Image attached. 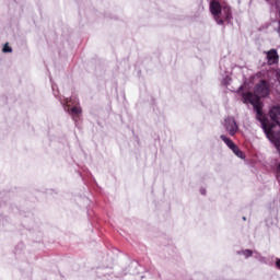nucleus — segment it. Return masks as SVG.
<instances>
[{"mask_svg": "<svg viewBox=\"0 0 280 280\" xmlns=\"http://www.w3.org/2000/svg\"><path fill=\"white\" fill-rule=\"evenodd\" d=\"M253 92L243 93V103L252 104L254 110L256 112V119L261 124V128L269 141H275V131L272 130L273 126L270 124L264 112H261L262 104L261 97H268L270 95V83L266 80H260L254 88Z\"/></svg>", "mask_w": 280, "mask_h": 280, "instance_id": "f257e3e1", "label": "nucleus"}, {"mask_svg": "<svg viewBox=\"0 0 280 280\" xmlns=\"http://www.w3.org/2000/svg\"><path fill=\"white\" fill-rule=\"evenodd\" d=\"M210 12L213 14L218 25H224V20L220 19V13L222 12V5L220 2L215 0L210 2Z\"/></svg>", "mask_w": 280, "mask_h": 280, "instance_id": "f03ea898", "label": "nucleus"}, {"mask_svg": "<svg viewBox=\"0 0 280 280\" xmlns=\"http://www.w3.org/2000/svg\"><path fill=\"white\" fill-rule=\"evenodd\" d=\"M224 127L231 137H235V135H237V130H240L237 121H235V118L233 117L225 118Z\"/></svg>", "mask_w": 280, "mask_h": 280, "instance_id": "7ed1b4c3", "label": "nucleus"}, {"mask_svg": "<svg viewBox=\"0 0 280 280\" xmlns=\"http://www.w3.org/2000/svg\"><path fill=\"white\" fill-rule=\"evenodd\" d=\"M219 20L222 19L224 21H231L233 19V14L231 13V7H223L221 9V13H219Z\"/></svg>", "mask_w": 280, "mask_h": 280, "instance_id": "20e7f679", "label": "nucleus"}, {"mask_svg": "<svg viewBox=\"0 0 280 280\" xmlns=\"http://www.w3.org/2000/svg\"><path fill=\"white\" fill-rule=\"evenodd\" d=\"M267 62L268 65H277L279 62V54L276 49L267 51Z\"/></svg>", "mask_w": 280, "mask_h": 280, "instance_id": "39448f33", "label": "nucleus"}, {"mask_svg": "<svg viewBox=\"0 0 280 280\" xmlns=\"http://www.w3.org/2000/svg\"><path fill=\"white\" fill-rule=\"evenodd\" d=\"M269 117L277 124V126H280V107H272L269 112Z\"/></svg>", "mask_w": 280, "mask_h": 280, "instance_id": "423d86ee", "label": "nucleus"}, {"mask_svg": "<svg viewBox=\"0 0 280 280\" xmlns=\"http://www.w3.org/2000/svg\"><path fill=\"white\" fill-rule=\"evenodd\" d=\"M220 139H222V141L228 145V148H230V150H232L236 145L235 143H233V140H231V138H228L224 135H221Z\"/></svg>", "mask_w": 280, "mask_h": 280, "instance_id": "0eeeda50", "label": "nucleus"}, {"mask_svg": "<svg viewBox=\"0 0 280 280\" xmlns=\"http://www.w3.org/2000/svg\"><path fill=\"white\" fill-rule=\"evenodd\" d=\"M70 115L73 117V119H75V117H78V115H82V108L74 106L70 109Z\"/></svg>", "mask_w": 280, "mask_h": 280, "instance_id": "6e6552de", "label": "nucleus"}, {"mask_svg": "<svg viewBox=\"0 0 280 280\" xmlns=\"http://www.w3.org/2000/svg\"><path fill=\"white\" fill-rule=\"evenodd\" d=\"M232 152H234V154L238 156V159H242V156H244V153L240 150L237 144L235 145V148L232 149Z\"/></svg>", "mask_w": 280, "mask_h": 280, "instance_id": "1a4fd4ad", "label": "nucleus"}, {"mask_svg": "<svg viewBox=\"0 0 280 280\" xmlns=\"http://www.w3.org/2000/svg\"><path fill=\"white\" fill-rule=\"evenodd\" d=\"M238 255H244L246 259H248V257H253V250L245 249V250L238 252Z\"/></svg>", "mask_w": 280, "mask_h": 280, "instance_id": "9d476101", "label": "nucleus"}, {"mask_svg": "<svg viewBox=\"0 0 280 280\" xmlns=\"http://www.w3.org/2000/svg\"><path fill=\"white\" fill-rule=\"evenodd\" d=\"M2 51H3V54H12V47H10V46H8V44H5Z\"/></svg>", "mask_w": 280, "mask_h": 280, "instance_id": "9b49d317", "label": "nucleus"}, {"mask_svg": "<svg viewBox=\"0 0 280 280\" xmlns=\"http://www.w3.org/2000/svg\"><path fill=\"white\" fill-rule=\"evenodd\" d=\"M200 194H201L202 196H207V189L201 188V189H200Z\"/></svg>", "mask_w": 280, "mask_h": 280, "instance_id": "f8f14e48", "label": "nucleus"}, {"mask_svg": "<svg viewBox=\"0 0 280 280\" xmlns=\"http://www.w3.org/2000/svg\"><path fill=\"white\" fill-rule=\"evenodd\" d=\"M275 1H276L277 8H279L280 7V0H275Z\"/></svg>", "mask_w": 280, "mask_h": 280, "instance_id": "ddd939ff", "label": "nucleus"}, {"mask_svg": "<svg viewBox=\"0 0 280 280\" xmlns=\"http://www.w3.org/2000/svg\"><path fill=\"white\" fill-rule=\"evenodd\" d=\"M243 220L246 221V217H243Z\"/></svg>", "mask_w": 280, "mask_h": 280, "instance_id": "4468645a", "label": "nucleus"}]
</instances>
